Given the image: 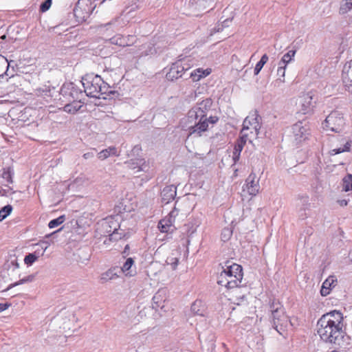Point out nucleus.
Masks as SVG:
<instances>
[{
    "instance_id": "nucleus-1",
    "label": "nucleus",
    "mask_w": 352,
    "mask_h": 352,
    "mask_svg": "<svg viewBox=\"0 0 352 352\" xmlns=\"http://www.w3.org/2000/svg\"><path fill=\"white\" fill-rule=\"evenodd\" d=\"M327 315H322L317 322L318 333L325 342L337 345L349 343L350 336L342 331V327L334 325V322L327 320Z\"/></svg>"
},
{
    "instance_id": "nucleus-2",
    "label": "nucleus",
    "mask_w": 352,
    "mask_h": 352,
    "mask_svg": "<svg viewBox=\"0 0 352 352\" xmlns=\"http://www.w3.org/2000/svg\"><path fill=\"white\" fill-rule=\"evenodd\" d=\"M82 83L88 97L100 98L98 94L100 85L103 84V80L100 76L87 75L82 78Z\"/></svg>"
},
{
    "instance_id": "nucleus-3",
    "label": "nucleus",
    "mask_w": 352,
    "mask_h": 352,
    "mask_svg": "<svg viewBox=\"0 0 352 352\" xmlns=\"http://www.w3.org/2000/svg\"><path fill=\"white\" fill-rule=\"evenodd\" d=\"M95 7L91 0H78L73 9L76 21L79 23L87 22Z\"/></svg>"
},
{
    "instance_id": "nucleus-4",
    "label": "nucleus",
    "mask_w": 352,
    "mask_h": 352,
    "mask_svg": "<svg viewBox=\"0 0 352 352\" xmlns=\"http://www.w3.org/2000/svg\"><path fill=\"white\" fill-rule=\"evenodd\" d=\"M272 326L280 335L287 330L288 324L292 325L289 317L286 315L285 308H276V311L272 313Z\"/></svg>"
},
{
    "instance_id": "nucleus-5",
    "label": "nucleus",
    "mask_w": 352,
    "mask_h": 352,
    "mask_svg": "<svg viewBox=\"0 0 352 352\" xmlns=\"http://www.w3.org/2000/svg\"><path fill=\"white\" fill-rule=\"evenodd\" d=\"M344 124V120L342 113L336 110L331 111L323 123L324 128H328L335 133H340Z\"/></svg>"
},
{
    "instance_id": "nucleus-6",
    "label": "nucleus",
    "mask_w": 352,
    "mask_h": 352,
    "mask_svg": "<svg viewBox=\"0 0 352 352\" xmlns=\"http://www.w3.org/2000/svg\"><path fill=\"white\" fill-rule=\"evenodd\" d=\"M180 197H177L175 201L174 208L170 212L168 216L164 219H161L158 223V228L161 232H165L168 234H172L175 230H176L173 222L175 217L178 214V210L176 206L178 204L179 199Z\"/></svg>"
},
{
    "instance_id": "nucleus-7",
    "label": "nucleus",
    "mask_w": 352,
    "mask_h": 352,
    "mask_svg": "<svg viewBox=\"0 0 352 352\" xmlns=\"http://www.w3.org/2000/svg\"><path fill=\"white\" fill-rule=\"evenodd\" d=\"M63 97L71 102L72 100H77L80 99V96L82 94V91L73 82L64 83L59 91Z\"/></svg>"
},
{
    "instance_id": "nucleus-8",
    "label": "nucleus",
    "mask_w": 352,
    "mask_h": 352,
    "mask_svg": "<svg viewBox=\"0 0 352 352\" xmlns=\"http://www.w3.org/2000/svg\"><path fill=\"white\" fill-rule=\"evenodd\" d=\"M184 62L181 60H177L172 63L169 71L166 74V78L169 81H174L179 78H182L183 74L190 69V67H184Z\"/></svg>"
},
{
    "instance_id": "nucleus-9",
    "label": "nucleus",
    "mask_w": 352,
    "mask_h": 352,
    "mask_svg": "<svg viewBox=\"0 0 352 352\" xmlns=\"http://www.w3.org/2000/svg\"><path fill=\"white\" fill-rule=\"evenodd\" d=\"M292 132L297 144L308 139L310 135L309 126L302 121H298L292 126Z\"/></svg>"
},
{
    "instance_id": "nucleus-10",
    "label": "nucleus",
    "mask_w": 352,
    "mask_h": 352,
    "mask_svg": "<svg viewBox=\"0 0 352 352\" xmlns=\"http://www.w3.org/2000/svg\"><path fill=\"white\" fill-rule=\"evenodd\" d=\"M129 169L134 170V173L140 172H148L149 165L144 158H133L125 162Z\"/></svg>"
},
{
    "instance_id": "nucleus-11",
    "label": "nucleus",
    "mask_w": 352,
    "mask_h": 352,
    "mask_svg": "<svg viewBox=\"0 0 352 352\" xmlns=\"http://www.w3.org/2000/svg\"><path fill=\"white\" fill-rule=\"evenodd\" d=\"M314 97V94L311 91L300 97L301 108L300 111L302 114L309 113L313 111V108L316 102Z\"/></svg>"
},
{
    "instance_id": "nucleus-12",
    "label": "nucleus",
    "mask_w": 352,
    "mask_h": 352,
    "mask_svg": "<svg viewBox=\"0 0 352 352\" xmlns=\"http://www.w3.org/2000/svg\"><path fill=\"white\" fill-rule=\"evenodd\" d=\"M220 265H221L222 268L221 272L226 276L234 274H237L239 277L240 276H243V267L241 265L228 260L224 262L223 265L221 263Z\"/></svg>"
},
{
    "instance_id": "nucleus-13",
    "label": "nucleus",
    "mask_w": 352,
    "mask_h": 352,
    "mask_svg": "<svg viewBox=\"0 0 352 352\" xmlns=\"http://www.w3.org/2000/svg\"><path fill=\"white\" fill-rule=\"evenodd\" d=\"M194 122L193 125L188 126L189 135L195 134L196 136L200 137L202 133L206 131L208 128V124L206 123V117H200Z\"/></svg>"
},
{
    "instance_id": "nucleus-14",
    "label": "nucleus",
    "mask_w": 352,
    "mask_h": 352,
    "mask_svg": "<svg viewBox=\"0 0 352 352\" xmlns=\"http://www.w3.org/2000/svg\"><path fill=\"white\" fill-rule=\"evenodd\" d=\"M161 203L162 204H168L171 201L176 200L177 187L173 185L166 186L161 191Z\"/></svg>"
},
{
    "instance_id": "nucleus-15",
    "label": "nucleus",
    "mask_w": 352,
    "mask_h": 352,
    "mask_svg": "<svg viewBox=\"0 0 352 352\" xmlns=\"http://www.w3.org/2000/svg\"><path fill=\"white\" fill-rule=\"evenodd\" d=\"M342 78L346 89L352 93V60L344 65Z\"/></svg>"
},
{
    "instance_id": "nucleus-16",
    "label": "nucleus",
    "mask_w": 352,
    "mask_h": 352,
    "mask_svg": "<svg viewBox=\"0 0 352 352\" xmlns=\"http://www.w3.org/2000/svg\"><path fill=\"white\" fill-rule=\"evenodd\" d=\"M152 308L155 311H158L160 309L162 311L166 312V297H165V291L164 290H158L157 293L155 294L153 298Z\"/></svg>"
},
{
    "instance_id": "nucleus-17",
    "label": "nucleus",
    "mask_w": 352,
    "mask_h": 352,
    "mask_svg": "<svg viewBox=\"0 0 352 352\" xmlns=\"http://www.w3.org/2000/svg\"><path fill=\"white\" fill-rule=\"evenodd\" d=\"M256 176L254 173H250L245 180L248 192L250 195L255 196L259 190L258 180H255Z\"/></svg>"
},
{
    "instance_id": "nucleus-18",
    "label": "nucleus",
    "mask_w": 352,
    "mask_h": 352,
    "mask_svg": "<svg viewBox=\"0 0 352 352\" xmlns=\"http://www.w3.org/2000/svg\"><path fill=\"white\" fill-rule=\"evenodd\" d=\"M35 276V274H30L26 277H24L23 278L20 279L19 281H16L14 283L9 285L7 287H5V286L3 285V283H4L5 282L3 280V278L0 277V290L2 292L8 291L11 288L18 286L19 285L32 282L34 280Z\"/></svg>"
},
{
    "instance_id": "nucleus-19",
    "label": "nucleus",
    "mask_w": 352,
    "mask_h": 352,
    "mask_svg": "<svg viewBox=\"0 0 352 352\" xmlns=\"http://www.w3.org/2000/svg\"><path fill=\"white\" fill-rule=\"evenodd\" d=\"M337 282L336 276H329L322 283L320 289V294L322 296H327L333 287H335L334 283Z\"/></svg>"
},
{
    "instance_id": "nucleus-20",
    "label": "nucleus",
    "mask_w": 352,
    "mask_h": 352,
    "mask_svg": "<svg viewBox=\"0 0 352 352\" xmlns=\"http://www.w3.org/2000/svg\"><path fill=\"white\" fill-rule=\"evenodd\" d=\"M102 226L104 232L109 234L118 230L120 227L119 223L112 217L107 218L106 221L102 224Z\"/></svg>"
},
{
    "instance_id": "nucleus-21",
    "label": "nucleus",
    "mask_w": 352,
    "mask_h": 352,
    "mask_svg": "<svg viewBox=\"0 0 352 352\" xmlns=\"http://www.w3.org/2000/svg\"><path fill=\"white\" fill-rule=\"evenodd\" d=\"M134 259L131 257L127 258L122 267H121V271L125 274L126 276H133L136 273V267L134 266V269H133V266L134 265Z\"/></svg>"
},
{
    "instance_id": "nucleus-22",
    "label": "nucleus",
    "mask_w": 352,
    "mask_h": 352,
    "mask_svg": "<svg viewBox=\"0 0 352 352\" xmlns=\"http://www.w3.org/2000/svg\"><path fill=\"white\" fill-rule=\"evenodd\" d=\"M324 315H327V320L329 322H334V325L338 327H342V322L343 320L342 314L340 311L333 310Z\"/></svg>"
},
{
    "instance_id": "nucleus-23",
    "label": "nucleus",
    "mask_w": 352,
    "mask_h": 352,
    "mask_svg": "<svg viewBox=\"0 0 352 352\" xmlns=\"http://www.w3.org/2000/svg\"><path fill=\"white\" fill-rule=\"evenodd\" d=\"M212 104V100L210 98H208L205 100H203L201 102L197 104V106H195L197 109H199V113L201 117H206L207 111L210 109L211 106Z\"/></svg>"
},
{
    "instance_id": "nucleus-24",
    "label": "nucleus",
    "mask_w": 352,
    "mask_h": 352,
    "mask_svg": "<svg viewBox=\"0 0 352 352\" xmlns=\"http://www.w3.org/2000/svg\"><path fill=\"white\" fill-rule=\"evenodd\" d=\"M211 69H204L202 68H198L192 72L189 76V78H192L193 82H197L202 78H205L211 73Z\"/></svg>"
},
{
    "instance_id": "nucleus-25",
    "label": "nucleus",
    "mask_w": 352,
    "mask_h": 352,
    "mask_svg": "<svg viewBox=\"0 0 352 352\" xmlns=\"http://www.w3.org/2000/svg\"><path fill=\"white\" fill-rule=\"evenodd\" d=\"M82 107L81 101L78 99L77 100H72L69 103L66 104L63 107V110L67 113L74 114L78 111Z\"/></svg>"
},
{
    "instance_id": "nucleus-26",
    "label": "nucleus",
    "mask_w": 352,
    "mask_h": 352,
    "mask_svg": "<svg viewBox=\"0 0 352 352\" xmlns=\"http://www.w3.org/2000/svg\"><path fill=\"white\" fill-rule=\"evenodd\" d=\"M119 155L115 146H110L100 152L97 151V157L100 160H104L111 155L119 156Z\"/></svg>"
},
{
    "instance_id": "nucleus-27",
    "label": "nucleus",
    "mask_w": 352,
    "mask_h": 352,
    "mask_svg": "<svg viewBox=\"0 0 352 352\" xmlns=\"http://www.w3.org/2000/svg\"><path fill=\"white\" fill-rule=\"evenodd\" d=\"M47 248V246H45L44 248H43V250L41 254H40L38 250H36L33 253H29L27 255H25L24 258V263L28 266L32 265L36 261H37L40 256H42L43 254V252L45 251Z\"/></svg>"
},
{
    "instance_id": "nucleus-28",
    "label": "nucleus",
    "mask_w": 352,
    "mask_h": 352,
    "mask_svg": "<svg viewBox=\"0 0 352 352\" xmlns=\"http://www.w3.org/2000/svg\"><path fill=\"white\" fill-rule=\"evenodd\" d=\"M191 311L195 314L197 316H204V305H203V302L201 300H195L191 305L190 307Z\"/></svg>"
},
{
    "instance_id": "nucleus-29",
    "label": "nucleus",
    "mask_w": 352,
    "mask_h": 352,
    "mask_svg": "<svg viewBox=\"0 0 352 352\" xmlns=\"http://www.w3.org/2000/svg\"><path fill=\"white\" fill-rule=\"evenodd\" d=\"M244 145L234 142V150L232 152V160L234 164H236L240 160L241 153L243 151Z\"/></svg>"
},
{
    "instance_id": "nucleus-30",
    "label": "nucleus",
    "mask_w": 352,
    "mask_h": 352,
    "mask_svg": "<svg viewBox=\"0 0 352 352\" xmlns=\"http://www.w3.org/2000/svg\"><path fill=\"white\" fill-rule=\"evenodd\" d=\"M352 10V0H342L339 8L340 14H345Z\"/></svg>"
},
{
    "instance_id": "nucleus-31",
    "label": "nucleus",
    "mask_w": 352,
    "mask_h": 352,
    "mask_svg": "<svg viewBox=\"0 0 352 352\" xmlns=\"http://www.w3.org/2000/svg\"><path fill=\"white\" fill-rule=\"evenodd\" d=\"M243 276H240L239 277L237 276V274H232L230 276H226L228 278V281L232 280L234 283L232 285V287H230V289H234V288H241L243 286V284H242V279Z\"/></svg>"
},
{
    "instance_id": "nucleus-32",
    "label": "nucleus",
    "mask_w": 352,
    "mask_h": 352,
    "mask_svg": "<svg viewBox=\"0 0 352 352\" xmlns=\"http://www.w3.org/2000/svg\"><path fill=\"white\" fill-rule=\"evenodd\" d=\"M228 278L223 273L221 272L220 274L217 277V283L219 285L224 286L227 289L232 287V285L234 283L232 280L228 281Z\"/></svg>"
},
{
    "instance_id": "nucleus-33",
    "label": "nucleus",
    "mask_w": 352,
    "mask_h": 352,
    "mask_svg": "<svg viewBox=\"0 0 352 352\" xmlns=\"http://www.w3.org/2000/svg\"><path fill=\"white\" fill-rule=\"evenodd\" d=\"M14 170L11 167H6L3 168L1 177L6 179L9 184L13 183Z\"/></svg>"
},
{
    "instance_id": "nucleus-34",
    "label": "nucleus",
    "mask_w": 352,
    "mask_h": 352,
    "mask_svg": "<svg viewBox=\"0 0 352 352\" xmlns=\"http://www.w3.org/2000/svg\"><path fill=\"white\" fill-rule=\"evenodd\" d=\"M342 189L345 192L352 190V174L348 173L342 179Z\"/></svg>"
},
{
    "instance_id": "nucleus-35",
    "label": "nucleus",
    "mask_w": 352,
    "mask_h": 352,
    "mask_svg": "<svg viewBox=\"0 0 352 352\" xmlns=\"http://www.w3.org/2000/svg\"><path fill=\"white\" fill-rule=\"evenodd\" d=\"M13 207L7 204L0 209V222L6 219L12 212Z\"/></svg>"
},
{
    "instance_id": "nucleus-36",
    "label": "nucleus",
    "mask_w": 352,
    "mask_h": 352,
    "mask_svg": "<svg viewBox=\"0 0 352 352\" xmlns=\"http://www.w3.org/2000/svg\"><path fill=\"white\" fill-rule=\"evenodd\" d=\"M124 39V36L122 34H117L110 38V42L113 45H116L120 47H125L126 46V43H125Z\"/></svg>"
},
{
    "instance_id": "nucleus-37",
    "label": "nucleus",
    "mask_w": 352,
    "mask_h": 352,
    "mask_svg": "<svg viewBox=\"0 0 352 352\" xmlns=\"http://www.w3.org/2000/svg\"><path fill=\"white\" fill-rule=\"evenodd\" d=\"M296 50H289L287 53L285 54L280 60L279 61L280 65H287L289 63L292 61L293 58L294 57L296 54Z\"/></svg>"
},
{
    "instance_id": "nucleus-38",
    "label": "nucleus",
    "mask_w": 352,
    "mask_h": 352,
    "mask_svg": "<svg viewBox=\"0 0 352 352\" xmlns=\"http://www.w3.org/2000/svg\"><path fill=\"white\" fill-rule=\"evenodd\" d=\"M351 146V141L349 140L345 143L343 148H338L332 149L329 151V154L331 155H334L340 154L343 152H349V151H350Z\"/></svg>"
},
{
    "instance_id": "nucleus-39",
    "label": "nucleus",
    "mask_w": 352,
    "mask_h": 352,
    "mask_svg": "<svg viewBox=\"0 0 352 352\" xmlns=\"http://www.w3.org/2000/svg\"><path fill=\"white\" fill-rule=\"evenodd\" d=\"M201 117L199 109H197L196 107H192L188 112V120L189 122H192L197 120Z\"/></svg>"
},
{
    "instance_id": "nucleus-40",
    "label": "nucleus",
    "mask_w": 352,
    "mask_h": 352,
    "mask_svg": "<svg viewBox=\"0 0 352 352\" xmlns=\"http://www.w3.org/2000/svg\"><path fill=\"white\" fill-rule=\"evenodd\" d=\"M287 65H280L278 63V67L277 69V75L279 76L276 80V82H285V69Z\"/></svg>"
},
{
    "instance_id": "nucleus-41",
    "label": "nucleus",
    "mask_w": 352,
    "mask_h": 352,
    "mask_svg": "<svg viewBox=\"0 0 352 352\" xmlns=\"http://www.w3.org/2000/svg\"><path fill=\"white\" fill-rule=\"evenodd\" d=\"M233 230L232 228H224L221 234V239L223 242L229 241L232 236Z\"/></svg>"
},
{
    "instance_id": "nucleus-42",
    "label": "nucleus",
    "mask_w": 352,
    "mask_h": 352,
    "mask_svg": "<svg viewBox=\"0 0 352 352\" xmlns=\"http://www.w3.org/2000/svg\"><path fill=\"white\" fill-rule=\"evenodd\" d=\"M110 88V86L103 80V84H101L100 87L99 94L101 95L107 94L108 96L114 94L116 91L111 90Z\"/></svg>"
},
{
    "instance_id": "nucleus-43",
    "label": "nucleus",
    "mask_w": 352,
    "mask_h": 352,
    "mask_svg": "<svg viewBox=\"0 0 352 352\" xmlns=\"http://www.w3.org/2000/svg\"><path fill=\"white\" fill-rule=\"evenodd\" d=\"M65 221V215H60L56 219H54L51 220L48 223V227L50 229L54 228L59 225L62 224Z\"/></svg>"
},
{
    "instance_id": "nucleus-44",
    "label": "nucleus",
    "mask_w": 352,
    "mask_h": 352,
    "mask_svg": "<svg viewBox=\"0 0 352 352\" xmlns=\"http://www.w3.org/2000/svg\"><path fill=\"white\" fill-rule=\"evenodd\" d=\"M126 234L124 231L122 232H118L117 230L109 234V239L111 241H117L126 237Z\"/></svg>"
},
{
    "instance_id": "nucleus-45",
    "label": "nucleus",
    "mask_w": 352,
    "mask_h": 352,
    "mask_svg": "<svg viewBox=\"0 0 352 352\" xmlns=\"http://www.w3.org/2000/svg\"><path fill=\"white\" fill-rule=\"evenodd\" d=\"M36 94L38 96H51V89L50 87L45 85L44 88H37L36 90Z\"/></svg>"
},
{
    "instance_id": "nucleus-46",
    "label": "nucleus",
    "mask_w": 352,
    "mask_h": 352,
    "mask_svg": "<svg viewBox=\"0 0 352 352\" xmlns=\"http://www.w3.org/2000/svg\"><path fill=\"white\" fill-rule=\"evenodd\" d=\"M276 308L283 309V305L279 302V300L273 299L270 303V309L272 313L276 311Z\"/></svg>"
},
{
    "instance_id": "nucleus-47",
    "label": "nucleus",
    "mask_w": 352,
    "mask_h": 352,
    "mask_svg": "<svg viewBox=\"0 0 352 352\" xmlns=\"http://www.w3.org/2000/svg\"><path fill=\"white\" fill-rule=\"evenodd\" d=\"M260 116L257 113V112H255L254 114L252 115V117H250V120L253 123L254 129L257 131L260 128L259 125V120H261Z\"/></svg>"
},
{
    "instance_id": "nucleus-48",
    "label": "nucleus",
    "mask_w": 352,
    "mask_h": 352,
    "mask_svg": "<svg viewBox=\"0 0 352 352\" xmlns=\"http://www.w3.org/2000/svg\"><path fill=\"white\" fill-rule=\"evenodd\" d=\"M213 0H197V5L199 8L203 7L204 9L210 7L213 3Z\"/></svg>"
},
{
    "instance_id": "nucleus-49",
    "label": "nucleus",
    "mask_w": 352,
    "mask_h": 352,
    "mask_svg": "<svg viewBox=\"0 0 352 352\" xmlns=\"http://www.w3.org/2000/svg\"><path fill=\"white\" fill-rule=\"evenodd\" d=\"M6 188H3L1 187L0 195L2 197H8L11 194H14L16 192L15 190H13L12 188L6 185Z\"/></svg>"
},
{
    "instance_id": "nucleus-50",
    "label": "nucleus",
    "mask_w": 352,
    "mask_h": 352,
    "mask_svg": "<svg viewBox=\"0 0 352 352\" xmlns=\"http://www.w3.org/2000/svg\"><path fill=\"white\" fill-rule=\"evenodd\" d=\"M52 0H45L42 2L39 7V11L41 12H45L47 11L52 5Z\"/></svg>"
},
{
    "instance_id": "nucleus-51",
    "label": "nucleus",
    "mask_w": 352,
    "mask_h": 352,
    "mask_svg": "<svg viewBox=\"0 0 352 352\" xmlns=\"http://www.w3.org/2000/svg\"><path fill=\"white\" fill-rule=\"evenodd\" d=\"M96 156H97V150L96 148H92L87 153H84L82 157L85 160H91Z\"/></svg>"
},
{
    "instance_id": "nucleus-52",
    "label": "nucleus",
    "mask_w": 352,
    "mask_h": 352,
    "mask_svg": "<svg viewBox=\"0 0 352 352\" xmlns=\"http://www.w3.org/2000/svg\"><path fill=\"white\" fill-rule=\"evenodd\" d=\"M125 43H126V46H131L133 45L136 41V38L133 35H127L124 36Z\"/></svg>"
},
{
    "instance_id": "nucleus-53",
    "label": "nucleus",
    "mask_w": 352,
    "mask_h": 352,
    "mask_svg": "<svg viewBox=\"0 0 352 352\" xmlns=\"http://www.w3.org/2000/svg\"><path fill=\"white\" fill-rule=\"evenodd\" d=\"M114 274H113L112 270H109L107 272H106L104 274L102 275L101 280H102V283L104 281H107L108 280H111L113 278Z\"/></svg>"
},
{
    "instance_id": "nucleus-54",
    "label": "nucleus",
    "mask_w": 352,
    "mask_h": 352,
    "mask_svg": "<svg viewBox=\"0 0 352 352\" xmlns=\"http://www.w3.org/2000/svg\"><path fill=\"white\" fill-rule=\"evenodd\" d=\"M250 126H253V123L250 120V116H248L247 118H245L243 122V129L242 131H241V133L243 130H248Z\"/></svg>"
},
{
    "instance_id": "nucleus-55",
    "label": "nucleus",
    "mask_w": 352,
    "mask_h": 352,
    "mask_svg": "<svg viewBox=\"0 0 352 352\" xmlns=\"http://www.w3.org/2000/svg\"><path fill=\"white\" fill-rule=\"evenodd\" d=\"M248 140V135L247 134H243L240 135L235 142L241 144L243 145H245Z\"/></svg>"
},
{
    "instance_id": "nucleus-56",
    "label": "nucleus",
    "mask_w": 352,
    "mask_h": 352,
    "mask_svg": "<svg viewBox=\"0 0 352 352\" xmlns=\"http://www.w3.org/2000/svg\"><path fill=\"white\" fill-rule=\"evenodd\" d=\"M219 118L218 116H210L209 118L206 117V123L208 124H216L219 121Z\"/></svg>"
},
{
    "instance_id": "nucleus-57",
    "label": "nucleus",
    "mask_w": 352,
    "mask_h": 352,
    "mask_svg": "<svg viewBox=\"0 0 352 352\" xmlns=\"http://www.w3.org/2000/svg\"><path fill=\"white\" fill-rule=\"evenodd\" d=\"M142 148L140 145H135L131 150V156L138 155V153L141 151Z\"/></svg>"
},
{
    "instance_id": "nucleus-58",
    "label": "nucleus",
    "mask_w": 352,
    "mask_h": 352,
    "mask_svg": "<svg viewBox=\"0 0 352 352\" xmlns=\"http://www.w3.org/2000/svg\"><path fill=\"white\" fill-rule=\"evenodd\" d=\"M263 66L264 65L258 61L256 63V65L254 67V75H258L259 74V72H261V70L262 69V68L263 67Z\"/></svg>"
},
{
    "instance_id": "nucleus-59",
    "label": "nucleus",
    "mask_w": 352,
    "mask_h": 352,
    "mask_svg": "<svg viewBox=\"0 0 352 352\" xmlns=\"http://www.w3.org/2000/svg\"><path fill=\"white\" fill-rule=\"evenodd\" d=\"M236 300H238V302H236L237 305H240L243 302H248V300H247V298H246V296L245 294H243L241 296H236Z\"/></svg>"
},
{
    "instance_id": "nucleus-60",
    "label": "nucleus",
    "mask_w": 352,
    "mask_h": 352,
    "mask_svg": "<svg viewBox=\"0 0 352 352\" xmlns=\"http://www.w3.org/2000/svg\"><path fill=\"white\" fill-rule=\"evenodd\" d=\"M130 246L129 244L126 245L124 250L122 252V255L123 258H126L129 254Z\"/></svg>"
},
{
    "instance_id": "nucleus-61",
    "label": "nucleus",
    "mask_w": 352,
    "mask_h": 352,
    "mask_svg": "<svg viewBox=\"0 0 352 352\" xmlns=\"http://www.w3.org/2000/svg\"><path fill=\"white\" fill-rule=\"evenodd\" d=\"M10 306V303H0V312H2L7 309Z\"/></svg>"
},
{
    "instance_id": "nucleus-62",
    "label": "nucleus",
    "mask_w": 352,
    "mask_h": 352,
    "mask_svg": "<svg viewBox=\"0 0 352 352\" xmlns=\"http://www.w3.org/2000/svg\"><path fill=\"white\" fill-rule=\"evenodd\" d=\"M268 59V56L266 54H265L261 56L259 62L264 65L267 62Z\"/></svg>"
},
{
    "instance_id": "nucleus-63",
    "label": "nucleus",
    "mask_w": 352,
    "mask_h": 352,
    "mask_svg": "<svg viewBox=\"0 0 352 352\" xmlns=\"http://www.w3.org/2000/svg\"><path fill=\"white\" fill-rule=\"evenodd\" d=\"M171 261L172 262L170 263V265H172L173 269L175 270L178 265L179 260L177 258H172Z\"/></svg>"
},
{
    "instance_id": "nucleus-64",
    "label": "nucleus",
    "mask_w": 352,
    "mask_h": 352,
    "mask_svg": "<svg viewBox=\"0 0 352 352\" xmlns=\"http://www.w3.org/2000/svg\"><path fill=\"white\" fill-rule=\"evenodd\" d=\"M62 230H63V227H62V228H59V229H58L57 230H56V231H54V232H52L51 234H47V235L45 236V237H46V238H49V237H50L51 236H52V235L55 234L56 233L60 232Z\"/></svg>"
}]
</instances>
